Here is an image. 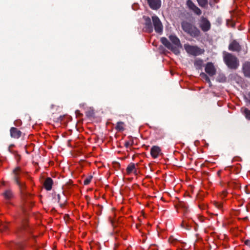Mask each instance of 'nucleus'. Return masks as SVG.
<instances>
[{"mask_svg":"<svg viewBox=\"0 0 250 250\" xmlns=\"http://www.w3.org/2000/svg\"><path fill=\"white\" fill-rule=\"evenodd\" d=\"M242 69L245 76L250 78V62H245L243 65Z\"/></svg>","mask_w":250,"mask_h":250,"instance_id":"14","label":"nucleus"},{"mask_svg":"<svg viewBox=\"0 0 250 250\" xmlns=\"http://www.w3.org/2000/svg\"><path fill=\"white\" fill-rule=\"evenodd\" d=\"M202 75L204 76V78L205 79L206 81H207L208 83L210 85L211 82H210L209 77L205 74H203Z\"/></svg>","mask_w":250,"mask_h":250,"instance_id":"25","label":"nucleus"},{"mask_svg":"<svg viewBox=\"0 0 250 250\" xmlns=\"http://www.w3.org/2000/svg\"><path fill=\"white\" fill-rule=\"evenodd\" d=\"M184 48L188 53L193 56H198L204 53V49H201L196 46H192L188 44L184 45Z\"/></svg>","mask_w":250,"mask_h":250,"instance_id":"5","label":"nucleus"},{"mask_svg":"<svg viewBox=\"0 0 250 250\" xmlns=\"http://www.w3.org/2000/svg\"><path fill=\"white\" fill-rule=\"evenodd\" d=\"M126 171L127 174L128 175L131 173L137 174V170L135 164L132 163L129 164L126 169Z\"/></svg>","mask_w":250,"mask_h":250,"instance_id":"15","label":"nucleus"},{"mask_svg":"<svg viewBox=\"0 0 250 250\" xmlns=\"http://www.w3.org/2000/svg\"><path fill=\"white\" fill-rule=\"evenodd\" d=\"M22 124V122L20 120H17L14 122V125L16 126H21Z\"/></svg>","mask_w":250,"mask_h":250,"instance_id":"24","label":"nucleus"},{"mask_svg":"<svg viewBox=\"0 0 250 250\" xmlns=\"http://www.w3.org/2000/svg\"><path fill=\"white\" fill-rule=\"evenodd\" d=\"M0 229H1V230H2V226H1V227H0Z\"/></svg>","mask_w":250,"mask_h":250,"instance_id":"33","label":"nucleus"},{"mask_svg":"<svg viewBox=\"0 0 250 250\" xmlns=\"http://www.w3.org/2000/svg\"><path fill=\"white\" fill-rule=\"evenodd\" d=\"M169 39L171 42H169L165 37L161 39V42L169 50H170L174 54L177 55L180 53V49L182 48L179 39L175 35H171Z\"/></svg>","mask_w":250,"mask_h":250,"instance_id":"1","label":"nucleus"},{"mask_svg":"<svg viewBox=\"0 0 250 250\" xmlns=\"http://www.w3.org/2000/svg\"><path fill=\"white\" fill-rule=\"evenodd\" d=\"M223 59L226 65L230 69H235L239 65V62L237 58L230 53H224Z\"/></svg>","mask_w":250,"mask_h":250,"instance_id":"2","label":"nucleus"},{"mask_svg":"<svg viewBox=\"0 0 250 250\" xmlns=\"http://www.w3.org/2000/svg\"><path fill=\"white\" fill-rule=\"evenodd\" d=\"M199 26L203 31L207 32L210 28V23L207 18L202 17L200 21Z\"/></svg>","mask_w":250,"mask_h":250,"instance_id":"6","label":"nucleus"},{"mask_svg":"<svg viewBox=\"0 0 250 250\" xmlns=\"http://www.w3.org/2000/svg\"><path fill=\"white\" fill-rule=\"evenodd\" d=\"M245 244L250 248V240H246L245 241Z\"/></svg>","mask_w":250,"mask_h":250,"instance_id":"27","label":"nucleus"},{"mask_svg":"<svg viewBox=\"0 0 250 250\" xmlns=\"http://www.w3.org/2000/svg\"><path fill=\"white\" fill-rule=\"evenodd\" d=\"M146 26H147L148 31L149 32H151L152 31V28L151 25L150 19L149 18L147 17L146 19Z\"/></svg>","mask_w":250,"mask_h":250,"instance_id":"21","label":"nucleus"},{"mask_svg":"<svg viewBox=\"0 0 250 250\" xmlns=\"http://www.w3.org/2000/svg\"><path fill=\"white\" fill-rule=\"evenodd\" d=\"M174 240L172 237H170L169 238V242L170 243H174Z\"/></svg>","mask_w":250,"mask_h":250,"instance_id":"29","label":"nucleus"},{"mask_svg":"<svg viewBox=\"0 0 250 250\" xmlns=\"http://www.w3.org/2000/svg\"><path fill=\"white\" fill-rule=\"evenodd\" d=\"M182 27L185 32L193 37H198L200 34V31L197 27L188 22H183Z\"/></svg>","mask_w":250,"mask_h":250,"instance_id":"3","label":"nucleus"},{"mask_svg":"<svg viewBox=\"0 0 250 250\" xmlns=\"http://www.w3.org/2000/svg\"><path fill=\"white\" fill-rule=\"evenodd\" d=\"M10 131V135L12 138L18 139L21 135V132L15 127H11Z\"/></svg>","mask_w":250,"mask_h":250,"instance_id":"13","label":"nucleus"},{"mask_svg":"<svg viewBox=\"0 0 250 250\" xmlns=\"http://www.w3.org/2000/svg\"><path fill=\"white\" fill-rule=\"evenodd\" d=\"M92 179V176L90 175L86 177L84 181H83V184L84 185H88L91 181V180Z\"/></svg>","mask_w":250,"mask_h":250,"instance_id":"22","label":"nucleus"},{"mask_svg":"<svg viewBox=\"0 0 250 250\" xmlns=\"http://www.w3.org/2000/svg\"><path fill=\"white\" fill-rule=\"evenodd\" d=\"M125 125L124 123L122 122H120L117 123L116 126V129L118 131H123L125 130Z\"/></svg>","mask_w":250,"mask_h":250,"instance_id":"18","label":"nucleus"},{"mask_svg":"<svg viewBox=\"0 0 250 250\" xmlns=\"http://www.w3.org/2000/svg\"><path fill=\"white\" fill-rule=\"evenodd\" d=\"M200 6L202 7H205L207 6L208 1V0H196Z\"/></svg>","mask_w":250,"mask_h":250,"instance_id":"20","label":"nucleus"},{"mask_svg":"<svg viewBox=\"0 0 250 250\" xmlns=\"http://www.w3.org/2000/svg\"><path fill=\"white\" fill-rule=\"evenodd\" d=\"M151 8L154 10L159 9L161 5V0H147Z\"/></svg>","mask_w":250,"mask_h":250,"instance_id":"11","label":"nucleus"},{"mask_svg":"<svg viewBox=\"0 0 250 250\" xmlns=\"http://www.w3.org/2000/svg\"><path fill=\"white\" fill-rule=\"evenodd\" d=\"M155 30L157 33H161L163 31V25L159 19L156 16L152 17Z\"/></svg>","mask_w":250,"mask_h":250,"instance_id":"7","label":"nucleus"},{"mask_svg":"<svg viewBox=\"0 0 250 250\" xmlns=\"http://www.w3.org/2000/svg\"><path fill=\"white\" fill-rule=\"evenodd\" d=\"M13 172L14 175L15 180L19 186L21 192L22 193L25 189V185L24 182H21L19 180L20 176L21 174V169L20 167H17L13 170Z\"/></svg>","mask_w":250,"mask_h":250,"instance_id":"4","label":"nucleus"},{"mask_svg":"<svg viewBox=\"0 0 250 250\" xmlns=\"http://www.w3.org/2000/svg\"><path fill=\"white\" fill-rule=\"evenodd\" d=\"M213 204H214V205L215 206V207L218 209H220L222 207V204L221 203L214 201Z\"/></svg>","mask_w":250,"mask_h":250,"instance_id":"23","label":"nucleus"},{"mask_svg":"<svg viewBox=\"0 0 250 250\" xmlns=\"http://www.w3.org/2000/svg\"><path fill=\"white\" fill-rule=\"evenodd\" d=\"M52 180L50 178H47L44 181V186L47 190H49L52 188Z\"/></svg>","mask_w":250,"mask_h":250,"instance_id":"17","label":"nucleus"},{"mask_svg":"<svg viewBox=\"0 0 250 250\" xmlns=\"http://www.w3.org/2000/svg\"><path fill=\"white\" fill-rule=\"evenodd\" d=\"M241 112L248 120L250 121V110L248 108L243 107L241 108Z\"/></svg>","mask_w":250,"mask_h":250,"instance_id":"16","label":"nucleus"},{"mask_svg":"<svg viewBox=\"0 0 250 250\" xmlns=\"http://www.w3.org/2000/svg\"><path fill=\"white\" fill-rule=\"evenodd\" d=\"M76 113L77 115L80 114V111L79 110H77Z\"/></svg>","mask_w":250,"mask_h":250,"instance_id":"31","label":"nucleus"},{"mask_svg":"<svg viewBox=\"0 0 250 250\" xmlns=\"http://www.w3.org/2000/svg\"><path fill=\"white\" fill-rule=\"evenodd\" d=\"M205 70L210 76H213L216 74V68L212 62H208L205 66Z\"/></svg>","mask_w":250,"mask_h":250,"instance_id":"10","label":"nucleus"},{"mask_svg":"<svg viewBox=\"0 0 250 250\" xmlns=\"http://www.w3.org/2000/svg\"><path fill=\"white\" fill-rule=\"evenodd\" d=\"M199 219L200 220V221L201 222H203L204 221V218L203 217H202V216H200L199 217Z\"/></svg>","mask_w":250,"mask_h":250,"instance_id":"30","label":"nucleus"},{"mask_svg":"<svg viewBox=\"0 0 250 250\" xmlns=\"http://www.w3.org/2000/svg\"><path fill=\"white\" fill-rule=\"evenodd\" d=\"M229 49L232 51L238 52L241 49V47L238 42L233 41L229 44Z\"/></svg>","mask_w":250,"mask_h":250,"instance_id":"12","label":"nucleus"},{"mask_svg":"<svg viewBox=\"0 0 250 250\" xmlns=\"http://www.w3.org/2000/svg\"><path fill=\"white\" fill-rule=\"evenodd\" d=\"M187 5L195 14L200 15L202 14L201 10L191 0L187 1Z\"/></svg>","mask_w":250,"mask_h":250,"instance_id":"9","label":"nucleus"},{"mask_svg":"<svg viewBox=\"0 0 250 250\" xmlns=\"http://www.w3.org/2000/svg\"><path fill=\"white\" fill-rule=\"evenodd\" d=\"M202 63H203V61L202 60H198L195 62V64L201 65H202Z\"/></svg>","mask_w":250,"mask_h":250,"instance_id":"26","label":"nucleus"},{"mask_svg":"<svg viewBox=\"0 0 250 250\" xmlns=\"http://www.w3.org/2000/svg\"><path fill=\"white\" fill-rule=\"evenodd\" d=\"M227 192L223 191L221 195V198H225L227 196Z\"/></svg>","mask_w":250,"mask_h":250,"instance_id":"28","label":"nucleus"},{"mask_svg":"<svg viewBox=\"0 0 250 250\" xmlns=\"http://www.w3.org/2000/svg\"><path fill=\"white\" fill-rule=\"evenodd\" d=\"M3 195L4 198L7 200H10L13 197V193L11 191L9 190L5 191L3 193Z\"/></svg>","mask_w":250,"mask_h":250,"instance_id":"19","label":"nucleus"},{"mask_svg":"<svg viewBox=\"0 0 250 250\" xmlns=\"http://www.w3.org/2000/svg\"><path fill=\"white\" fill-rule=\"evenodd\" d=\"M12 146H13L12 145L9 146V149H10L11 147H12Z\"/></svg>","mask_w":250,"mask_h":250,"instance_id":"32","label":"nucleus"},{"mask_svg":"<svg viewBox=\"0 0 250 250\" xmlns=\"http://www.w3.org/2000/svg\"><path fill=\"white\" fill-rule=\"evenodd\" d=\"M150 155L153 159L157 158L162 156L161 148L157 146H153L150 149Z\"/></svg>","mask_w":250,"mask_h":250,"instance_id":"8","label":"nucleus"}]
</instances>
